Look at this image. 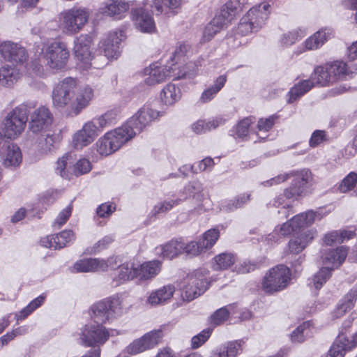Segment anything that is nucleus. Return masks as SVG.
<instances>
[{
	"label": "nucleus",
	"instance_id": "1",
	"mask_svg": "<svg viewBox=\"0 0 357 357\" xmlns=\"http://www.w3.org/2000/svg\"><path fill=\"white\" fill-rule=\"evenodd\" d=\"M93 96L91 86H79L76 79L72 77L60 81L52 92L53 106L57 109H66L73 116H77L86 108Z\"/></svg>",
	"mask_w": 357,
	"mask_h": 357
},
{
	"label": "nucleus",
	"instance_id": "2",
	"mask_svg": "<svg viewBox=\"0 0 357 357\" xmlns=\"http://www.w3.org/2000/svg\"><path fill=\"white\" fill-rule=\"evenodd\" d=\"M91 312L94 322L109 323L123 314V298L114 295L102 299L92 305Z\"/></svg>",
	"mask_w": 357,
	"mask_h": 357
},
{
	"label": "nucleus",
	"instance_id": "3",
	"mask_svg": "<svg viewBox=\"0 0 357 357\" xmlns=\"http://www.w3.org/2000/svg\"><path fill=\"white\" fill-rule=\"evenodd\" d=\"M25 105H20L9 112L3 121V132L8 139L18 137L24 130L29 116Z\"/></svg>",
	"mask_w": 357,
	"mask_h": 357
},
{
	"label": "nucleus",
	"instance_id": "4",
	"mask_svg": "<svg viewBox=\"0 0 357 357\" xmlns=\"http://www.w3.org/2000/svg\"><path fill=\"white\" fill-rule=\"evenodd\" d=\"M89 13L84 8L73 7L61 14L60 27L67 35H74L82 29L88 22Z\"/></svg>",
	"mask_w": 357,
	"mask_h": 357
},
{
	"label": "nucleus",
	"instance_id": "5",
	"mask_svg": "<svg viewBox=\"0 0 357 357\" xmlns=\"http://www.w3.org/2000/svg\"><path fill=\"white\" fill-rule=\"evenodd\" d=\"M291 280V273L284 265H278L271 268L264 277L263 290L268 294L280 291L285 289Z\"/></svg>",
	"mask_w": 357,
	"mask_h": 357
},
{
	"label": "nucleus",
	"instance_id": "6",
	"mask_svg": "<svg viewBox=\"0 0 357 357\" xmlns=\"http://www.w3.org/2000/svg\"><path fill=\"white\" fill-rule=\"evenodd\" d=\"M110 336L109 330L100 323L86 324L79 334L80 344L84 347H100Z\"/></svg>",
	"mask_w": 357,
	"mask_h": 357
},
{
	"label": "nucleus",
	"instance_id": "7",
	"mask_svg": "<svg viewBox=\"0 0 357 357\" xmlns=\"http://www.w3.org/2000/svg\"><path fill=\"white\" fill-rule=\"evenodd\" d=\"M43 56L50 68L61 70L68 63L69 52L64 43L55 41L45 47L43 52Z\"/></svg>",
	"mask_w": 357,
	"mask_h": 357
},
{
	"label": "nucleus",
	"instance_id": "8",
	"mask_svg": "<svg viewBox=\"0 0 357 357\" xmlns=\"http://www.w3.org/2000/svg\"><path fill=\"white\" fill-rule=\"evenodd\" d=\"M291 178H293L291 186L285 189L284 196L287 199H296L306 192L308 184L312 180L311 172L307 169L289 172Z\"/></svg>",
	"mask_w": 357,
	"mask_h": 357
},
{
	"label": "nucleus",
	"instance_id": "9",
	"mask_svg": "<svg viewBox=\"0 0 357 357\" xmlns=\"http://www.w3.org/2000/svg\"><path fill=\"white\" fill-rule=\"evenodd\" d=\"M92 38L87 34H82L74 40L73 52L79 61L78 65L83 70H88L93 58Z\"/></svg>",
	"mask_w": 357,
	"mask_h": 357
},
{
	"label": "nucleus",
	"instance_id": "10",
	"mask_svg": "<svg viewBox=\"0 0 357 357\" xmlns=\"http://www.w3.org/2000/svg\"><path fill=\"white\" fill-rule=\"evenodd\" d=\"M162 115V112L153 109L149 105H144L126 123L132 128L136 135Z\"/></svg>",
	"mask_w": 357,
	"mask_h": 357
},
{
	"label": "nucleus",
	"instance_id": "11",
	"mask_svg": "<svg viewBox=\"0 0 357 357\" xmlns=\"http://www.w3.org/2000/svg\"><path fill=\"white\" fill-rule=\"evenodd\" d=\"M162 337V331H150L132 342L126 347L123 352L127 353L128 355H136L142 353L155 347Z\"/></svg>",
	"mask_w": 357,
	"mask_h": 357
},
{
	"label": "nucleus",
	"instance_id": "12",
	"mask_svg": "<svg viewBox=\"0 0 357 357\" xmlns=\"http://www.w3.org/2000/svg\"><path fill=\"white\" fill-rule=\"evenodd\" d=\"M208 282L202 271H196L189 276V282L182 292L183 300L191 301L203 294L208 288Z\"/></svg>",
	"mask_w": 357,
	"mask_h": 357
},
{
	"label": "nucleus",
	"instance_id": "13",
	"mask_svg": "<svg viewBox=\"0 0 357 357\" xmlns=\"http://www.w3.org/2000/svg\"><path fill=\"white\" fill-rule=\"evenodd\" d=\"M176 69L175 64H172V66H159L156 63H153L144 69V74L147 76L144 82L151 86L159 84L167 77H179L181 75L174 73Z\"/></svg>",
	"mask_w": 357,
	"mask_h": 357
},
{
	"label": "nucleus",
	"instance_id": "14",
	"mask_svg": "<svg viewBox=\"0 0 357 357\" xmlns=\"http://www.w3.org/2000/svg\"><path fill=\"white\" fill-rule=\"evenodd\" d=\"M99 135V130L93 121L85 123L82 128L73 136V146L76 149H81L91 144Z\"/></svg>",
	"mask_w": 357,
	"mask_h": 357
},
{
	"label": "nucleus",
	"instance_id": "15",
	"mask_svg": "<svg viewBox=\"0 0 357 357\" xmlns=\"http://www.w3.org/2000/svg\"><path fill=\"white\" fill-rule=\"evenodd\" d=\"M53 116L48 108L41 106L31 114L29 129L33 133L45 132L52 125Z\"/></svg>",
	"mask_w": 357,
	"mask_h": 357
},
{
	"label": "nucleus",
	"instance_id": "16",
	"mask_svg": "<svg viewBox=\"0 0 357 357\" xmlns=\"http://www.w3.org/2000/svg\"><path fill=\"white\" fill-rule=\"evenodd\" d=\"M0 54L6 61L16 63H23L29 57L23 46L11 41H6L0 45Z\"/></svg>",
	"mask_w": 357,
	"mask_h": 357
},
{
	"label": "nucleus",
	"instance_id": "17",
	"mask_svg": "<svg viewBox=\"0 0 357 357\" xmlns=\"http://www.w3.org/2000/svg\"><path fill=\"white\" fill-rule=\"evenodd\" d=\"M320 252L321 263L325 266L324 268H329L332 272L344 261L348 249L345 246H340L335 249H324Z\"/></svg>",
	"mask_w": 357,
	"mask_h": 357
},
{
	"label": "nucleus",
	"instance_id": "18",
	"mask_svg": "<svg viewBox=\"0 0 357 357\" xmlns=\"http://www.w3.org/2000/svg\"><path fill=\"white\" fill-rule=\"evenodd\" d=\"M124 38V32L121 30L109 32L107 38L102 41V47L105 56L108 59H117L120 55L119 45Z\"/></svg>",
	"mask_w": 357,
	"mask_h": 357
},
{
	"label": "nucleus",
	"instance_id": "19",
	"mask_svg": "<svg viewBox=\"0 0 357 357\" xmlns=\"http://www.w3.org/2000/svg\"><path fill=\"white\" fill-rule=\"evenodd\" d=\"M129 8V3L125 0H107L100 7L99 12L103 15L120 20Z\"/></svg>",
	"mask_w": 357,
	"mask_h": 357
},
{
	"label": "nucleus",
	"instance_id": "20",
	"mask_svg": "<svg viewBox=\"0 0 357 357\" xmlns=\"http://www.w3.org/2000/svg\"><path fill=\"white\" fill-rule=\"evenodd\" d=\"M0 158L2 165L7 168L17 167L22 160L20 149L14 144L2 146L0 149Z\"/></svg>",
	"mask_w": 357,
	"mask_h": 357
},
{
	"label": "nucleus",
	"instance_id": "21",
	"mask_svg": "<svg viewBox=\"0 0 357 357\" xmlns=\"http://www.w3.org/2000/svg\"><path fill=\"white\" fill-rule=\"evenodd\" d=\"M105 135L116 151L135 135V132L127 123L114 130L107 132Z\"/></svg>",
	"mask_w": 357,
	"mask_h": 357
},
{
	"label": "nucleus",
	"instance_id": "22",
	"mask_svg": "<svg viewBox=\"0 0 357 357\" xmlns=\"http://www.w3.org/2000/svg\"><path fill=\"white\" fill-rule=\"evenodd\" d=\"M270 13L271 5L268 2H262L251 8L245 15L259 30L265 24Z\"/></svg>",
	"mask_w": 357,
	"mask_h": 357
},
{
	"label": "nucleus",
	"instance_id": "23",
	"mask_svg": "<svg viewBox=\"0 0 357 357\" xmlns=\"http://www.w3.org/2000/svg\"><path fill=\"white\" fill-rule=\"evenodd\" d=\"M316 235V230L309 229L294 236L288 243L290 253L298 255L312 241Z\"/></svg>",
	"mask_w": 357,
	"mask_h": 357
},
{
	"label": "nucleus",
	"instance_id": "24",
	"mask_svg": "<svg viewBox=\"0 0 357 357\" xmlns=\"http://www.w3.org/2000/svg\"><path fill=\"white\" fill-rule=\"evenodd\" d=\"M136 28L143 33H152L155 31V24L152 16L142 8L132 11Z\"/></svg>",
	"mask_w": 357,
	"mask_h": 357
},
{
	"label": "nucleus",
	"instance_id": "25",
	"mask_svg": "<svg viewBox=\"0 0 357 357\" xmlns=\"http://www.w3.org/2000/svg\"><path fill=\"white\" fill-rule=\"evenodd\" d=\"M357 346V333L350 342L344 335H339L328 353L327 357H344L345 352Z\"/></svg>",
	"mask_w": 357,
	"mask_h": 357
},
{
	"label": "nucleus",
	"instance_id": "26",
	"mask_svg": "<svg viewBox=\"0 0 357 357\" xmlns=\"http://www.w3.org/2000/svg\"><path fill=\"white\" fill-rule=\"evenodd\" d=\"M243 340L230 341L214 351L211 357H237L243 351Z\"/></svg>",
	"mask_w": 357,
	"mask_h": 357
},
{
	"label": "nucleus",
	"instance_id": "27",
	"mask_svg": "<svg viewBox=\"0 0 357 357\" xmlns=\"http://www.w3.org/2000/svg\"><path fill=\"white\" fill-rule=\"evenodd\" d=\"M174 292V286L172 284L165 285L151 291L147 298V303L153 306L163 305L172 298Z\"/></svg>",
	"mask_w": 357,
	"mask_h": 357
},
{
	"label": "nucleus",
	"instance_id": "28",
	"mask_svg": "<svg viewBox=\"0 0 357 357\" xmlns=\"http://www.w3.org/2000/svg\"><path fill=\"white\" fill-rule=\"evenodd\" d=\"M184 241L181 239H174L163 245L156 248V252L163 258L172 259L183 252Z\"/></svg>",
	"mask_w": 357,
	"mask_h": 357
},
{
	"label": "nucleus",
	"instance_id": "29",
	"mask_svg": "<svg viewBox=\"0 0 357 357\" xmlns=\"http://www.w3.org/2000/svg\"><path fill=\"white\" fill-rule=\"evenodd\" d=\"M160 271V261L153 260L144 262L136 267L137 278L148 280L155 278Z\"/></svg>",
	"mask_w": 357,
	"mask_h": 357
},
{
	"label": "nucleus",
	"instance_id": "30",
	"mask_svg": "<svg viewBox=\"0 0 357 357\" xmlns=\"http://www.w3.org/2000/svg\"><path fill=\"white\" fill-rule=\"evenodd\" d=\"M135 278H137L136 267L132 263H124L119 266L118 274L114 277L112 285L118 287Z\"/></svg>",
	"mask_w": 357,
	"mask_h": 357
},
{
	"label": "nucleus",
	"instance_id": "31",
	"mask_svg": "<svg viewBox=\"0 0 357 357\" xmlns=\"http://www.w3.org/2000/svg\"><path fill=\"white\" fill-rule=\"evenodd\" d=\"M322 218L323 215L320 211H313L310 210L307 212L298 214L291 219L295 231H296L311 225L316 220H321Z\"/></svg>",
	"mask_w": 357,
	"mask_h": 357
},
{
	"label": "nucleus",
	"instance_id": "32",
	"mask_svg": "<svg viewBox=\"0 0 357 357\" xmlns=\"http://www.w3.org/2000/svg\"><path fill=\"white\" fill-rule=\"evenodd\" d=\"M333 36V31L325 28L319 30L305 41V46L307 50H314L321 47L328 39Z\"/></svg>",
	"mask_w": 357,
	"mask_h": 357
},
{
	"label": "nucleus",
	"instance_id": "33",
	"mask_svg": "<svg viewBox=\"0 0 357 357\" xmlns=\"http://www.w3.org/2000/svg\"><path fill=\"white\" fill-rule=\"evenodd\" d=\"M21 77L20 70L9 64H5L0 68V84L10 87L16 83Z\"/></svg>",
	"mask_w": 357,
	"mask_h": 357
},
{
	"label": "nucleus",
	"instance_id": "34",
	"mask_svg": "<svg viewBox=\"0 0 357 357\" xmlns=\"http://www.w3.org/2000/svg\"><path fill=\"white\" fill-rule=\"evenodd\" d=\"M229 24L227 20L222 17L219 14L205 26L203 32L202 40L209 41L222 29Z\"/></svg>",
	"mask_w": 357,
	"mask_h": 357
},
{
	"label": "nucleus",
	"instance_id": "35",
	"mask_svg": "<svg viewBox=\"0 0 357 357\" xmlns=\"http://www.w3.org/2000/svg\"><path fill=\"white\" fill-rule=\"evenodd\" d=\"M357 299V289H351L347 294L342 299L341 303L337 306L333 312V317L338 319L342 317L345 312L350 310L354 306Z\"/></svg>",
	"mask_w": 357,
	"mask_h": 357
},
{
	"label": "nucleus",
	"instance_id": "36",
	"mask_svg": "<svg viewBox=\"0 0 357 357\" xmlns=\"http://www.w3.org/2000/svg\"><path fill=\"white\" fill-rule=\"evenodd\" d=\"M247 3L248 0H229L222 7L219 15L227 20L229 23L234 16L240 12Z\"/></svg>",
	"mask_w": 357,
	"mask_h": 357
},
{
	"label": "nucleus",
	"instance_id": "37",
	"mask_svg": "<svg viewBox=\"0 0 357 357\" xmlns=\"http://www.w3.org/2000/svg\"><path fill=\"white\" fill-rule=\"evenodd\" d=\"M314 86V82L310 78L299 81L289 91L288 102L291 103L307 93Z\"/></svg>",
	"mask_w": 357,
	"mask_h": 357
},
{
	"label": "nucleus",
	"instance_id": "38",
	"mask_svg": "<svg viewBox=\"0 0 357 357\" xmlns=\"http://www.w3.org/2000/svg\"><path fill=\"white\" fill-rule=\"evenodd\" d=\"M181 89L172 83L167 84L160 93V98L166 105H173L181 98Z\"/></svg>",
	"mask_w": 357,
	"mask_h": 357
},
{
	"label": "nucleus",
	"instance_id": "39",
	"mask_svg": "<svg viewBox=\"0 0 357 357\" xmlns=\"http://www.w3.org/2000/svg\"><path fill=\"white\" fill-rule=\"evenodd\" d=\"M331 73L327 63L325 66L316 67L310 75V79L314 82V86H325L334 82Z\"/></svg>",
	"mask_w": 357,
	"mask_h": 357
},
{
	"label": "nucleus",
	"instance_id": "40",
	"mask_svg": "<svg viewBox=\"0 0 357 357\" xmlns=\"http://www.w3.org/2000/svg\"><path fill=\"white\" fill-rule=\"evenodd\" d=\"M226 82V75H223L218 77L215 80L214 84L202 92L199 99L200 101L203 103H206L211 101L215 97L218 93L223 88Z\"/></svg>",
	"mask_w": 357,
	"mask_h": 357
},
{
	"label": "nucleus",
	"instance_id": "41",
	"mask_svg": "<svg viewBox=\"0 0 357 357\" xmlns=\"http://www.w3.org/2000/svg\"><path fill=\"white\" fill-rule=\"evenodd\" d=\"M355 232L351 230H339L333 231L324 235V243L326 245H331L334 243H341L354 238Z\"/></svg>",
	"mask_w": 357,
	"mask_h": 357
},
{
	"label": "nucleus",
	"instance_id": "42",
	"mask_svg": "<svg viewBox=\"0 0 357 357\" xmlns=\"http://www.w3.org/2000/svg\"><path fill=\"white\" fill-rule=\"evenodd\" d=\"M329 73H331V77L333 82L340 79H347L351 77L353 72L348 68L346 63L336 61L331 63H328Z\"/></svg>",
	"mask_w": 357,
	"mask_h": 357
},
{
	"label": "nucleus",
	"instance_id": "43",
	"mask_svg": "<svg viewBox=\"0 0 357 357\" xmlns=\"http://www.w3.org/2000/svg\"><path fill=\"white\" fill-rule=\"evenodd\" d=\"M40 133L36 140V149L40 154H47L54 148L56 137L51 133Z\"/></svg>",
	"mask_w": 357,
	"mask_h": 357
},
{
	"label": "nucleus",
	"instance_id": "44",
	"mask_svg": "<svg viewBox=\"0 0 357 357\" xmlns=\"http://www.w3.org/2000/svg\"><path fill=\"white\" fill-rule=\"evenodd\" d=\"M77 273L98 272L99 270V258H86L77 261L73 266Z\"/></svg>",
	"mask_w": 357,
	"mask_h": 357
},
{
	"label": "nucleus",
	"instance_id": "45",
	"mask_svg": "<svg viewBox=\"0 0 357 357\" xmlns=\"http://www.w3.org/2000/svg\"><path fill=\"white\" fill-rule=\"evenodd\" d=\"M255 122L254 116H248L241 120L235 128V138L247 140L250 135V127Z\"/></svg>",
	"mask_w": 357,
	"mask_h": 357
},
{
	"label": "nucleus",
	"instance_id": "46",
	"mask_svg": "<svg viewBox=\"0 0 357 357\" xmlns=\"http://www.w3.org/2000/svg\"><path fill=\"white\" fill-rule=\"evenodd\" d=\"M213 268L215 271L225 270L231 267L235 263V257L231 253L223 252L213 259Z\"/></svg>",
	"mask_w": 357,
	"mask_h": 357
},
{
	"label": "nucleus",
	"instance_id": "47",
	"mask_svg": "<svg viewBox=\"0 0 357 357\" xmlns=\"http://www.w3.org/2000/svg\"><path fill=\"white\" fill-rule=\"evenodd\" d=\"M331 276V272L329 268H321L320 270L309 280L308 285L312 288L314 287L316 290L320 289L324 284Z\"/></svg>",
	"mask_w": 357,
	"mask_h": 357
},
{
	"label": "nucleus",
	"instance_id": "48",
	"mask_svg": "<svg viewBox=\"0 0 357 357\" xmlns=\"http://www.w3.org/2000/svg\"><path fill=\"white\" fill-rule=\"evenodd\" d=\"M250 194H241L236 197L234 199L229 200L222 204L221 210L225 212L233 211L242 207L250 200Z\"/></svg>",
	"mask_w": 357,
	"mask_h": 357
},
{
	"label": "nucleus",
	"instance_id": "49",
	"mask_svg": "<svg viewBox=\"0 0 357 357\" xmlns=\"http://www.w3.org/2000/svg\"><path fill=\"white\" fill-rule=\"evenodd\" d=\"M305 36V31L301 28L293 29L282 35L280 42L282 45L289 47Z\"/></svg>",
	"mask_w": 357,
	"mask_h": 357
},
{
	"label": "nucleus",
	"instance_id": "50",
	"mask_svg": "<svg viewBox=\"0 0 357 357\" xmlns=\"http://www.w3.org/2000/svg\"><path fill=\"white\" fill-rule=\"evenodd\" d=\"M45 296L40 295L36 298L33 299L24 308H23L19 314H16L15 317L17 320H22L28 317L36 309L39 307L45 301Z\"/></svg>",
	"mask_w": 357,
	"mask_h": 357
},
{
	"label": "nucleus",
	"instance_id": "51",
	"mask_svg": "<svg viewBox=\"0 0 357 357\" xmlns=\"http://www.w3.org/2000/svg\"><path fill=\"white\" fill-rule=\"evenodd\" d=\"M181 0H153L152 6L158 14L163 12L164 8L174 10L181 6Z\"/></svg>",
	"mask_w": 357,
	"mask_h": 357
},
{
	"label": "nucleus",
	"instance_id": "52",
	"mask_svg": "<svg viewBox=\"0 0 357 357\" xmlns=\"http://www.w3.org/2000/svg\"><path fill=\"white\" fill-rule=\"evenodd\" d=\"M96 145L97 151L102 155L106 156L116 151L105 134L97 141Z\"/></svg>",
	"mask_w": 357,
	"mask_h": 357
},
{
	"label": "nucleus",
	"instance_id": "53",
	"mask_svg": "<svg viewBox=\"0 0 357 357\" xmlns=\"http://www.w3.org/2000/svg\"><path fill=\"white\" fill-rule=\"evenodd\" d=\"M357 183V174L350 172L340 183L338 190L342 193H346L354 188Z\"/></svg>",
	"mask_w": 357,
	"mask_h": 357
},
{
	"label": "nucleus",
	"instance_id": "54",
	"mask_svg": "<svg viewBox=\"0 0 357 357\" xmlns=\"http://www.w3.org/2000/svg\"><path fill=\"white\" fill-rule=\"evenodd\" d=\"M186 199V197L183 198L178 197L175 200L165 201L155 205L152 211L153 214H158L160 213H165L172 209L174 206L179 204L181 202Z\"/></svg>",
	"mask_w": 357,
	"mask_h": 357
},
{
	"label": "nucleus",
	"instance_id": "55",
	"mask_svg": "<svg viewBox=\"0 0 357 357\" xmlns=\"http://www.w3.org/2000/svg\"><path fill=\"white\" fill-rule=\"evenodd\" d=\"M220 236L219 231L216 229H211L206 231L201 241L204 250L211 248L217 241Z\"/></svg>",
	"mask_w": 357,
	"mask_h": 357
},
{
	"label": "nucleus",
	"instance_id": "56",
	"mask_svg": "<svg viewBox=\"0 0 357 357\" xmlns=\"http://www.w3.org/2000/svg\"><path fill=\"white\" fill-rule=\"evenodd\" d=\"M258 31L259 29L255 27L253 22H251L249 18L246 17L245 15L241 19L237 29V33L238 34L246 36L251 33L257 32Z\"/></svg>",
	"mask_w": 357,
	"mask_h": 357
},
{
	"label": "nucleus",
	"instance_id": "57",
	"mask_svg": "<svg viewBox=\"0 0 357 357\" xmlns=\"http://www.w3.org/2000/svg\"><path fill=\"white\" fill-rule=\"evenodd\" d=\"M28 214L31 218H40V213L37 210L36 208H20L17 211L15 212V213L13 215L11 221L13 222H18L19 221L22 220L26 214Z\"/></svg>",
	"mask_w": 357,
	"mask_h": 357
},
{
	"label": "nucleus",
	"instance_id": "58",
	"mask_svg": "<svg viewBox=\"0 0 357 357\" xmlns=\"http://www.w3.org/2000/svg\"><path fill=\"white\" fill-rule=\"evenodd\" d=\"M54 236L56 243V249H61L65 247L73 239V233L70 230L63 231Z\"/></svg>",
	"mask_w": 357,
	"mask_h": 357
},
{
	"label": "nucleus",
	"instance_id": "59",
	"mask_svg": "<svg viewBox=\"0 0 357 357\" xmlns=\"http://www.w3.org/2000/svg\"><path fill=\"white\" fill-rule=\"evenodd\" d=\"M121 261L117 257H110L107 259H99L100 271H106L109 268L115 269L119 268Z\"/></svg>",
	"mask_w": 357,
	"mask_h": 357
},
{
	"label": "nucleus",
	"instance_id": "60",
	"mask_svg": "<svg viewBox=\"0 0 357 357\" xmlns=\"http://www.w3.org/2000/svg\"><path fill=\"white\" fill-rule=\"evenodd\" d=\"M229 316V312L226 307L217 310L211 316V323L214 326H218L225 321Z\"/></svg>",
	"mask_w": 357,
	"mask_h": 357
},
{
	"label": "nucleus",
	"instance_id": "61",
	"mask_svg": "<svg viewBox=\"0 0 357 357\" xmlns=\"http://www.w3.org/2000/svg\"><path fill=\"white\" fill-rule=\"evenodd\" d=\"M211 330L204 329L197 335H195L191 340V346L192 349H197L204 344L210 337Z\"/></svg>",
	"mask_w": 357,
	"mask_h": 357
},
{
	"label": "nucleus",
	"instance_id": "62",
	"mask_svg": "<svg viewBox=\"0 0 357 357\" xmlns=\"http://www.w3.org/2000/svg\"><path fill=\"white\" fill-rule=\"evenodd\" d=\"M91 167V162L88 159L81 158L74 165V174L77 176L87 174Z\"/></svg>",
	"mask_w": 357,
	"mask_h": 357
},
{
	"label": "nucleus",
	"instance_id": "63",
	"mask_svg": "<svg viewBox=\"0 0 357 357\" xmlns=\"http://www.w3.org/2000/svg\"><path fill=\"white\" fill-rule=\"evenodd\" d=\"M278 116L276 115H271L268 118L259 119L257 123V130L259 132H268L271 130Z\"/></svg>",
	"mask_w": 357,
	"mask_h": 357
},
{
	"label": "nucleus",
	"instance_id": "64",
	"mask_svg": "<svg viewBox=\"0 0 357 357\" xmlns=\"http://www.w3.org/2000/svg\"><path fill=\"white\" fill-rule=\"evenodd\" d=\"M259 268L257 263L251 262L249 260H244L235 265L234 271L238 273L244 274L255 271Z\"/></svg>",
	"mask_w": 357,
	"mask_h": 357
}]
</instances>
